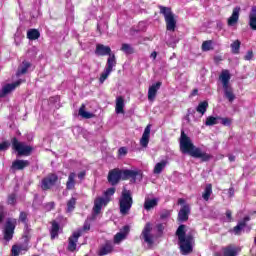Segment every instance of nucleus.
<instances>
[{"mask_svg":"<svg viewBox=\"0 0 256 256\" xmlns=\"http://www.w3.org/2000/svg\"><path fill=\"white\" fill-rule=\"evenodd\" d=\"M77 174L75 172H70L68 175V180L66 182L67 191H73L75 189V185L77 184V180H75Z\"/></svg>","mask_w":256,"mask_h":256,"instance_id":"obj_21","label":"nucleus"},{"mask_svg":"<svg viewBox=\"0 0 256 256\" xmlns=\"http://www.w3.org/2000/svg\"><path fill=\"white\" fill-rule=\"evenodd\" d=\"M83 229L84 231H89V229H91V226L89 224H84Z\"/></svg>","mask_w":256,"mask_h":256,"instance_id":"obj_59","label":"nucleus"},{"mask_svg":"<svg viewBox=\"0 0 256 256\" xmlns=\"http://www.w3.org/2000/svg\"><path fill=\"white\" fill-rule=\"evenodd\" d=\"M209 107V103L207 101L200 102L196 108L197 113H200V115H204L207 113V108Z\"/></svg>","mask_w":256,"mask_h":256,"instance_id":"obj_33","label":"nucleus"},{"mask_svg":"<svg viewBox=\"0 0 256 256\" xmlns=\"http://www.w3.org/2000/svg\"><path fill=\"white\" fill-rule=\"evenodd\" d=\"M178 241L181 255H191V253H193V236L188 234L186 235V238Z\"/></svg>","mask_w":256,"mask_h":256,"instance_id":"obj_8","label":"nucleus"},{"mask_svg":"<svg viewBox=\"0 0 256 256\" xmlns=\"http://www.w3.org/2000/svg\"><path fill=\"white\" fill-rule=\"evenodd\" d=\"M47 211H51V209H55V202H49L46 204Z\"/></svg>","mask_w":256,"mask_h":256,"instance_id":"obj_49","label":"nucleus"},{"mask_svg":"<svg viewBox=\"0 0 256 256\" xmlns=\"http://www.w3.org/2000/svg\"><path fill=\"white\" fill-rule=\"evenodd\" d=\"M21 85V80H18L12 84H6L2 87L0 90V97H5L6 95H9L11 91H15V88L19 87Z\"/></svg>","mask_w":256,"mask_h":256,"instance_id":"obj_14","label":"nucleus"},{"mask_svg":"<svg viewBox=\"0 0 256 256\" xmlns=\"http://www.w3.org/2000/svg\"><path fill=\"white\" fill-rule=\"evenodd\" d=\"M249 19L250 28L252 29V31H256V6L252 7Z\"/></svg>","mask_w":256,"mask_h":256,"instance_id":"obj_27","label":"nucleus"},{"mask_svg":"<svg viewBox=\"0 0 256 256\" xmlns=\"http://www.w3.org/2000/svg\"><path fill=\"white\" fill-rule=\"evenodd\" d=\"M77 204V199L75 198H71L68 202H67V212L71 213V211H73V209H75V205Z\"/></svg>","mask_w":256,"mask_h":256,"instance_id":"obj_39","label":"nucleus"},{"mask_svg":"<svg viewBox=\"0 0 256 256\" xmlns=\"http://www.w3.org/2000/svg\"><path fill=\"white\" fill-rule=\"evenodd\" d=\"M121 51L125 53L126 55H133L135 53V49L131 47V44H122Z\"/></svg>","mask_w":256,"mask_h":256,"instance_id":"obj_37","label":"nucleus"},{"mask_svg":"<svg viewBox=\"0 0 256 256\" xmlns=\"http://www.w3.org/2000/svg\"><path fill=\"white\" fill-rule=\"evenodd\" d=\"M58 180L59 177L56 174H50L46 178L42 179L41 187L43 191L51 189V187H53Z\"/></svg>","mask_w":256,"mask_h":256,"instance_id":"obj_11","label":"nucleus"},{"mask_svg":"<svg viewBox=\"0 0 256 256\" xmlns=\"http://www.w3.org/2000/svg\"><path fill=\"white\" fill-rule=\"evenodd\" d=\"M151 231H153V228L151 227V223H146L143 231H142V237L144 239V242L148 245H153V234H151Z\"/></svg>","mask_w":256,"mask_h":256,"instance_id":"obj_12","label":"nucleus"},{"mask_svg":"<svg viewBox=\"0 0 256 256\" xmlns=\"http://www.w3.org/2000/svg\"><path fill=\"white\" fill-rule=\"evenodd\" d=\"M211 195H213V185L206 184L202 193V199H204V201H209Z\"/></svg>","mask_w":256,"mask_h":256,"instance_id":"obj_29","label":"nucleus"},{"mask_svg":"<svg viewBox=\"0 0 256 256\" xmlns=\"http://www.w3.org/2000/svg\"><path fill=\"white\" fill-rule=\"evenodd\" d=\"M29 67H31V63L29 62H23L22 65L18 68L17 71V76L19 77V75H25V73H27Z\"/></svg>","mask_w":256,"mask_h":256,"instance_id":"obj_34","label":"nucleus"},{"mask_svg":"<svg viewBox=\"0 0 256 256\" xmlns=\"http://www.w3.org/2000/svg\"><path fill=\"white\" fill-rule=\"evenodd\" d=\"M78 115L82 117V119H93V117H95L94 113L85 111V104H82L79 108Z\"/></svg>","mask_w":256,"mask_h":256,"instance_id":"obj_28","label":"nucleus"},{"mask_svg":"<svg viewBox=\"0 0 256 256\" xmlns=\"http://www.w3.org/2000/svg\"><path fill=\"white\" fill-rule=\"evenodd\" d=\"M232 49V53L237 54L239 53V49H241V41L236 40L230 45Z\"/></svg>","mask_w":256,"mask_h":256,"instance_id":"obj_38","label":"nucleus"},{"mask_svg":"<svg viewBox=\"0 0 256 256\" xmlns=\"http://www.w3.org/2000/svg\"><path fill=\"white\" fill-rule=\"evenodd\" d=\"M124 109H125V100L123 99V97L119 96L116 98V107H115V111L117 115L125 113Z\"/></svg>","mask_w":256,"mask_h":256,"instance_id":"obj_23","label":"nucleus"},{"mask_svg":"<svg viewBox=\"0 0 256 256\" xmlns=\"http://www.w3.org/2000/svg\"><path fill=\"white\" fill-rule=\"evenodd\" d=\"M115 191L116 189L114 187L108 188L104 192L103 197H98L94 200L93 212L95 215H99V213H101V209H103V207H106V205L109 204V202L111 201V197L115 195Z\"/></svg>","mask_w":256,"mask_h":256,"instance_id":"obj_5","label":"nucleus"},{"mask_svg":"<svg viewBox=\"0 0 256 256\" xmlns=\"http://www.w3.org/2000/svg\"><path fill=\"white\" fill-rule=\"evenodd\" d=\"M120 215L123 217L129 215L131 208L133 207V194L131 190L124 188L121 192V196L118 201Z\"/></svg>","mask_w":256,"mask_h":256,"instance_id":"obj_3","label":"nucleus"},{"mask_svg":"<svg viewBox=\"0 0 256 256\" xmlns=\"http://www.w3.org/2000/svg\"><path fill=\"white\" fill-rule=\"evenodd\" d=\"M109 253H113V244H111V242H106L105 245L100 247L98 255H109Z\"/></svg>","mask_w":256,"mask_h":256,"instance_id":"obj_26","label":"nucleus"},{"mask_svg":"<svg viewBox=\"0 0 256 256\" xmlns=\"http://www.w3.org/2000/svg\"><path fill=\"white\" fill-rule=\"evenodd\" d=\"M158 8L160 9L161 15L164 16L167 31H175L177 20L175 19V15L173 14V11H171V8L161 5L158 6Z\"/></svg>","mask_w":256,"mask_h":256,"instance_id":"obj_6","label":"nucleus"},{"mask_svg":"<svg viewBox=\"0 0 256 256\" xmlns=\"http://www.w3.org/2000/svg\"><path fill=\"white\" fill-rule=\"evenodd\" d=\"M81 236V230L74 232L72 236L68 239V251H75L77 249V241H79V237Z\"/></svg>","mask_w":256,"mask_h":256,"instance_id":"obj_13","label":"nucleus"},{"mask_svg":"<svg viewBox=\"0 0 256 256\" xmlns=\"http://www.w3.org/2000/svg\"><path fill=\"white\" fill-rule=\"evenodd\" d=\"M197 93H198V90L194 89L193 92H192V95H196Z\"/></svg>","mask_w":256,"mask_h":256,"instance_id":"obj_62","label":"nucleus"},{"mask_svg":"<svg viewBox=\"0 0 256 256\" xmlns=\"http://www.w3.org/2000/svg\"><path fill=\"white\" fill-rule=\"evenodd\" d=\"M228 195H229V197H234L235 196V188L230 187L228 190Z\"/></svg>","mask_w":256,"mask_h":256,"instance_id":"obj_53","label":"nucleus"},{"mask_svg":"<svg viewBox=\"0 0 256 256\" xmlns=\"http://www.w3.org/2000/svg\"><path fill=\"white\" fill-rule=\"evenodd\" d=\"M27 215H28L27 212H21L19 216V220L22 223H27Z\"/></svg>","mask_w":256,"mask_h":256,"instance_id":"obj_46","label":"nucleus"},{"mask_svg":"<svg viewBox=\"0 0 256 256\" xmlns=\"http://www.w3.org/2000/svg\"><path fill=\"white\" fill-rule=\"evenodd\" d=\"M220 119H221V117H219V116H216V117L208 116L206 118L205 125H206V127H213V125H218Z\"/></svg>","mask_w":256,"mask_h":256,"instance_id":"obj_31","label":"nucleus"},{"mask_svg":"<svg viewBox=\"0 0 256 256\" xmlns=\"http://www.w3.org/2000/svg\"><path fill=\"white\" fill-rule=\"evenodd\" d=\"M115 65H117V59L113 54L107 59L106 67L100 75V79H99L100 83H105V80L107 79V77H109V75H111V73L113 72V67H115Z\"/></svg>","mask_w":256,"mask_h":256,"instance_id":"obj_9","label":"nucleus"},{"mask_svg":"<svg viewBox=\"0 0 256 256\" xmlns=\"http://www.w3.org/2000/svg\"><path fill=\"white\" fill-rule=\"evenodd\" d=\"M12 147L17 151L18 155H24L26 157L31 155V151H33L31 146H27L25 143L19 142L17 138L12 139Z\"/></svg>","mask_w":256,"mask_h":256,"instance_id":"obj_10","label":"nucleus"},{"mask_svg":"<svg viewBox=\"0 0 256 256\" xmlns=\"http://www.w3.org/2000/svg\"><path fill=\"white\" fill-rule=\"evenodd\" d=\"M241 12V7H235L233 9L232 15L228 18V27H235L239 22V13Z\"/></svg>","mask_w":256,"mask_h":256,"instance_id":"obj_15","label":"nucleus"},{"mask_svg":"<svg viewBox=\"0 0 256 256\" xmlns=\"http://www.w3.org/2000/svg\"><path fill=\"white\" fill-rule=\"evenodd\" d=\"M213 49V41L207 40L202 43V51H211Z\"/></svg>","mask_w":256,"mask_h":256,"instance_id":"obj_40","label":"nucleus"},{"mask_svg":"<svg viewBox=\"0 0 256 256\" xmlns=\"http://www.w3.org/2000/svg\"><path fill=\"white\" fill-rule=\"evenodd\" d=\"M118 152L120 155H127V148L121 147L119 148Z\"/></svg>","mask_w":256,"mask_h":256,"instance_id":"obj_52","label":"nucleus"},{"mask_svg":"<svg viewBox=\"0 0 256 256\" xmlns=\"http://www.w3.org/2000/svg\"><path fill=\"white\" fill-rule=\"evenodd\" d=\"M180 151L184 154H188L195 159H201V161L207 162L212 159L213 156L206 152H203L201 148H198L193 144L191 138L185 134V131L181 132L180 136Z\"/></svg>","mask_w":256,"mask_h":256,"instance_id":"obj_1","label":"nucleus"},{"mask_svg":"<svg viewBox=\"0 0 256 256\" xmlns=\"http://www.w3.org/2000/svg\"><path fill=\"white\" fill-rule=\"evenodd\" d=\"M157 205H159V198H153V199L145 198L144 209L146 211H151V209H155Z\"/></svg>","mask_w":256,"mask_h":256,"instance_id":"obj_22","label":"nucleus"},{"mask_svg":"<svg viewBox=\"0 0 256 256\" xmlns=\"http://www.w3.org/2000/svg\"><path fill=\"white\" fill-rule=\"evenodd\" d=\"M231 215H232L231 210H227L226 211V217H227L229 223H231V221H233V218L231 217Z\"/></svg>","mask_w":256,"mask_h":256,"instance_id":"obj_51","label":"nucleus"},{"mask_svg":"<svg viewBox=\"0 0 256 256\" xmlns=\"http://www.w3.org/2000/svg\"><path fill=\"white\" fill-rule=\"evenodd\" d=\"M85 175H87V172L81 171L80 173H78L77 177L78 179H80V181H83V179H85Z\"/></svg>","mask_w":256,"mask_h":256,"instance_id":"obj_50","label":"nucleus"},{"mask_svg":"<svg viewBox=\"0 0 256 256\" xmlns=\"http://www.w3.org/2000/svg\"><path fill=\"white\" fill-rule=\"evenodd\" d=\"M122 233L125 234V237H127V234L129 233V226H124Z\"/></svg>","mask_w":256,"mask_h":256,"instance_id":"obj_55","label":"nucleus"},{"mask_svg":"<svg viewBox=\"0 0 256 256\" xmlns=\"http://www.w3.org/2000/svg\"><path fill=\"white\" fill-rule=\"evenodd\" d=\"M137 175H141V172L137 170H121L119 168H114L108 173V183L114 187L115 185H118L121 180L127 181V179H133V181H137Z\"/></svg>","mask_w":256,"mask_h":256,"instance_id":"obj_2","label":"nucleus"},{"mask_svg":"<svg viewBox=\"0 0 256 256\" xmlns=\"http://www.w3.org/2000/svg\"><path fill=\"white\" fill-rule=\"evenodd\" d=\"M219 121H221V123H222L225 127H229V125H231V119H230V118H221V117H220Z\"/></svg>","mask_w":256,"mask_h":256,"instance_id":"obj_45","label":"nucleus"},{"mask_svg":"<svg viewBox=\"0 0 256 256\" xmlns=\"http://www.w3.org/2000/svg\"><path fill=\"white\" fill-rule=\"evenodd\" d=\"M228 159H229L230 163L235 162V156L234 155H229Z\"/></svg>","mask_w":256,"mask_h":256,"instance_id":"obj_57","label":"nucleus"},{"mask_svg":"<svg viewBox=\"0 0 256 256\" xmlns=\"http://www.w3.org/2000/svg\"><path fill=\"white\" fill-rule=\"evenodd\" d=\"M169 164V161L167 160H162L160 162H158L153 170L154 175H161V173H163V169H165L167 167V165Z\"/></svg>","mask_w":256,"mask_h":256,"instance_id":"obj_25","label":"nucleus"},{"mask_svg":"<svg viewBox=\"0 0 256 256\" xmlns=\"http://www.w3.org/2000/svg\"><path fill=\"white\" fill-rule=\"evenodd\" d=\"M28 249L29 248L27 246H23V244H15L12 246L11 256H19L23 251H28Z\"/></svg>","mask_w":256,"mask_h":256,"instance_id":"obj_24","label":"nucleus"},{"mask_svg":"<svg viewBox=\"0 0 256 256\" xmlns=\"http://www.w3.org/2000/svg\"><path fill=\"white\" fill-rule=\"evenodd\" d=\"M51 239H55L59 235V223L56 221L52 222V228L50 231Z\"/></svg>","mask_w":256,"mask_h":256,"instance_id":"obj_35","label":"nucleus"},{"mask_svg":"<svg viewBox=\"0 0 256 256\" xmlns=\"http://www.w3.org/2000/svg\"><path fill=\"white\" fill-rule=\"evenodd\" d=\"M15 227H17V219L7 218L3 228V239L6 243H9L15 235Z\"/></svg>","mask_w":256,"mask_h":256,"instance_id":"obj_7","label":"nucleus"},{"mask_svg":"<svg viewBox=\"0 0 256 256\" xmlns=\"http://www.w3.org/2000/svg\"><path fill=\"white\" fill-rule=\"evenodd\" d=\"M185 203V199L180 198L178 199V205H183Z\"/></svg>","mask_w":256,"mask_h":256,"instance_id":"obj_60","label":"nucleus"},{"mask_svg":"<svg viewBox=\"0 0 256 256\" xmlns=\"http://www.w3.org/2000/svg\"><path fill=\"white\" fill-rule=\"evenodd\" d=\"M244 227H245V222H239L238 225L233 228L235 235H240Z\"/></svg>","mask_w":256,"mask_h":256,"instance_id":"obj_42","label":"nucleus"},{"mask_svg":"<svg viewBox=\"0 0 256 256\" xmlns=\"http://www.w3.org/2000/svg\"><path fill=\"white\" fill-rule=\"evenodd\" d=\"M156 228H157L158 233H163V229H165L163 224L156 225Z\"/></svg>","mask_w":256,"mask_h":256,"instance_id":"obj_54","label":"nucleus"},{"mask_svg":"<svg viewBox=\"0 0 256 256\" xmlns=\"http://www.w3.org/2000/svg\"><path fill=\"white\" fill-rule=\"evenodd\" d=\"M151 137V124H148L144 129L142 137L140 139L141 147H147L149 145V138Z\"/></svg>","mask_w":256,"mask_h":256,"instance_id":"obj_17","label":"nucleus"},{"mask_svg":"<svg viewBox=\"0 0 256 256\" xmlns=\"http://www.w3.org/2000/svg\"><path fill=\"white\" fill-rule=\"evenodd\" d=\"M189 213H191V207L184 205L178 213V221L181 223L189 220Z\"/></svg>","mask_w":256,"mask_h":256,"instance_id":"obj_18","label":"nucleus"},{"mask_svg":"<svg viewBox=\"0 0 256 256\" xmlns=\"http://www.w3.org/2000/svg\"><path fill=\"white\" fill-rule=\"evenodd\" d=\"M95 53L100 57H105V55H109V57H112V55H114L111 54V47L105 46L103 44L96 45Z\"/></svg>","mask_w":256,"mask_h":256,"instance_id":"obj_16","label":"nucleus"},{"mask_svg":"<svg viewBox=\"0 0 256 256\" xmlns=\"http://www.w3.org/2000/svg\"><path fill=\"white\" fill-rule=\"evenodd\" d=\"M29 165V160H16L12 163L11 169H13V171H23V169L29 167Z\"/></svg>","mask_w":256,"mask_h":256,"instance_id":"obj_20","label":"nucleus"},{"mask_svg":"<svg viewBox=\"0 0 256 256\" xmlns=\"http://www.w3.org/2000/svg\"><path fill=\"white\" fill-rule=\"evenodd\" d=\"M249 216H246L243 221H241V223H244V225L246 226L247 225V221H249Z\"/></svg>","mask_w":256,"mask_h":256,"instance_id":"obj_58","label":"nucleus"},{"mask_svg":"<svg viewBox=\"0 0 256 256\" xmlns=\"http://www.w3.org/2000/svg\"><path fill=\"white\" fill-rule=\"evenodd\" d=\"M5 217H7V210L5 209V206L0 204V225L5 221Z\"/></svg>","mask_w":256,"mask_h":256,"instance_id":"obj_41","label":"nucleus"},{"mask_svg":"<svg viewBox=\"0 0 256 256\" xmlns=\"http://www.w3.org/2000/svg\"><path fill=\"white\" fill-rule=\"evenodd\" d=\"M219 80L221 81L224 89V97H226L230 103H233V101H235V94L233 93L231 84H229V81H231V74L229 73V70H223L219 76Z\"/></svg>","mask_w":256,"mask_h":256,"instance_id":"obj_4","label":"nucleus"},{"mask_svg":"<svg viewBox=\"0 0 256 256\" xmlns=\"http://www.w3.org/2000/svg\"><path fill=\"white\" fill-rule=\"evenodd\" d=\"M161 89V82H157L156 84H153L148 89V100L149 101H155V97H157V92Z\"/></svg>","mask_w":256,"mask_h":256,"instance_id":"obj_19","label":"nucleus"},{"mask_svg":"<svg viewBox=\"0 0 256 256\" xmlns=\"http://www.w3.org/2000/svg\"><path fill=\"white\" fill-rule=\"evenodd\" d=\"M17 201V196L15 194H10L8 196V205H15Z\"/></svg>","mask_w":256,"mask_h":256,"instance_id":"obj_44","label":"nucleus"},{"mask_svg":"<svg viewBox=\"0 0 256 256\" xmlns=\"http://www.w3.org/2000/svg\"><path fill=\"white\" fill-rule=\"evenodd\" d=\"M9 148V144L7 142H3L0 144V151H5Z\"/></svg>","mask_w":256,"mask_h":256,"instance_id":"obj_48","label":"nucleus"},{"mask_svg":"<svg viewBox=\"0 0 256 256\" xmlns=\"http://www.w3.org/2000/svg\"><path fill=\"white\" fill-rule=\"evenodd\" d=\"M176 235L178 237V241H183V239H187L185 236V225H180L176 231Z\"/></svg>","mask_w":256,"mask_h":256,"instance_id":"obj_36","label":"nucleus"},{"mask_svg":"<svg viewBox=\"0 0 256 256\" xmlns=\"http://www.w3.org/2000/svg\"><path fill=\"white\" fill-rule=\"evenodd\" d=\"M224 256H237V247L229 245L223 249Z\"/></svg>","mask_w":256,"mask_h":256,"instance_id":"obj_32","label":"nucleus"},{"mask_svg":"<svg viewBox=\"0 0 256 256\" xmlns=\"http://www.w3.org/2000/svg\"><path fill=\"white\" fill-rule=\"evenodd\" d=\"M151 57H152V59H157V52H152L151 53Z\"/></svg>","mask_w":256,"mask_h":256,"instance_id":"obj_61","label":"nucleus"},{"mask_svg":"<svg viewBox=\"0 0 256 256\" xmlns=\"http://www.w3.org/2000/svg\"><path fill=\"white\" fill-rule=\"evenodd\" d=\"M125 234H123V232H118L115 236H114V243L119 244L120 242L123 241V239H125Z\"/></svg>","mask_w":256,"mask_h":256,"instance_id":"obj_43","label":"nucleus"},{"mask_svg":"<svg viewBox=\"0 0 256 256\" xmlns=\"http://www.w3.org/2000/svg\"><path fill=\"white\" fill-rule=\"evenodd\" d=\"M245 61H251L253 59V51H248L244 56Z\"/></svg>","mask_w":256,"mask_h":256,"instance_id":"obj_47","label":"nucleus"},{"mask_svg":"<svg viewBox=\"0 0 256 256\" xmlns=\"http://www.w3.org/2000/svg\"><path fill=\"white\" fill-rule=\"evenodd\" d=\"M39 37H41V33H39V30H37V29H29L27 31V38L30 41H35V40L39 39Z\"/></svg>","mask_w":256,"mask_h":256,"instance_id":"obj_30","label":"nucleus"},{"mask_svg":"<svg viewBox=\"0 0 256 256\" xmlns=\"http://www.w3.org/2000/svg\"><path fill=\"white\" fill-rule=\"evenodd\" d=\"M169 212H164L163 214H161V218L162 219H167V217H169Z\"/></svg>","mask_w":256,"mask_h":256,"instance_id":"obj_56","label":"nucleus"}]
</instances>
